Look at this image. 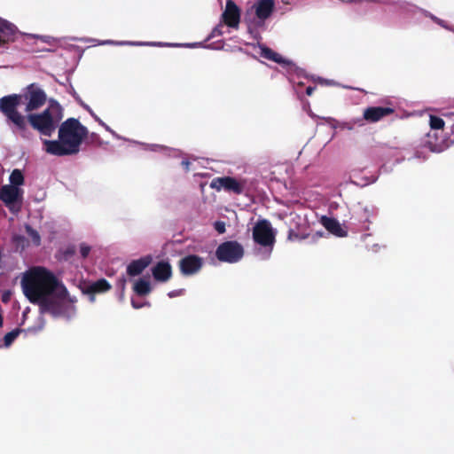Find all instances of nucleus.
Here are the masks:
<instances>
[{
    "instance_id": "ddd939ff",
    "label": "nucleus",
    "mask_w": 454,
    "mask_h": 454,
    "mask_svg": "<svg viewBox=\"0 0 454 454\" xmlns=\"http://www.w3.org/2000/svg\"><path fill=\"white\" fill-rule=\"evenodd\" d=\"M152 274L156 281L165 283L172 278V266L168 261H160L152 268Z\"/></svg>"
},
{
    "instance_id": "72a5a7b5",
    "label": "nucleus",
    "mask_w": 454,
    "mask_h": 454,
    "mask_svg": "<svg viewBox=\"0 0 454 454\" xmlns=\"http://www.w3.org/2000/svg\"><path fill=\"white\" fill-rule=\"evenodd\" d=\"M426 143L431 151H433V152L439 151L440 145H438L436 144H433L430 140H427Z\"/></svg>"
},
{
    "instance_id": "473e14b6",
    "label": "nucleus",
    "mask_w": 454,
    "mask_h": 454,
    "mask_svg": "<svg viewBox=\"0 0 454 454\" xmlns=\"http://www.w3.org/2000/svg\"><path fill=\"white\" fill-rule=\"evenodd\" d=\"M215 229L219 232V233H223L225 232V224L223 222H216L215 223Z\"/></svg>"
},
{
    "instance_id": "cd10ccee",
    "label": "nucleus",
    "mask_w": 454,
    "mask_h": 454,
    "mask_svg": "<svg viewBox=\"0 0 454 454\" xmlns=\"http://www.w3.org/2000/svg\"><path fill=\"white\" fill-rule=\"evenodd\" d=\"M224 183H225V176L216 177L211 181L210 187L212 189H215L216 191H220L221 189H224Z\"/></svg>"
},
{
    "instance_id": "39448f33",
    "label": "nucleus",
    "mask_w": 454,
    "mask_h": 454,
    "mask_svg": "<svg viewBox=\"0 0 454 454\" xmlns=\"http://www.w3.org/2000/svg\"><path fill=\"white\" fill-rule=\"evenodd\" d=\"M215 256L220 262L235 263L243 258L244 247L238 241H225L217 247Z\"/></svg>"
},
{
    "instance_id": "f704fd0d",
    "label": "nucleus",
    "mask_w": 454,
    "mask_h": 454,
    "mask_svg": "<svg viewBox=\"0 0 454 454\" xmlns=\"http://www.w3.org/2000/svg\"><path fill=\"white\" fill-rule=\"evenodd\" d=\"M131 305L134 309H140L143 307L142 303L137 302L135 300H131Z\"/></svg>"
},
{
    "instance_id": "c03bdc74",
    "label": "nucleus",
    "mask_w": 454,
    "mask_h": 454,
    "mask_svg": "<svg viewBox=\"0 0 454 454\" xmlns=\"http://www.w3.org/2000/svg\"><path fill=\"white\" fill-rule=\"evenodd\" d=\"M168 296H169V297H174V296H175V293H173V292L169 293V294H168Z\"/></svg>"
},
{
    "instance_id": "79ce46f5",
    "label": "nucleus",
    "mask_w": 454,
    "mask_h": 454,
    "mask_svg": "<svg viewBox=\"0 0 454 454\" xmlns=\"http://www.w3.org/2000/svg\"><path fill=\"white\" fill-rule=\"evenodd\" d=\"M120 282H121V284L122 288H124V286H125V283H126L125 278H122L121 279H120Z\"/></svg>"
},
{
    "instance_id": "9d476101",
    "label": "nucleus",
    "mask_w": 454,
    "mask_h": 454,
    "mask_svg": "<svg viewBox=\"0 0 454 454\" xmlns=\"http://www.w3.org/2000/svg\"><path fill=\"white\" fill-rule=\"evenodd\" d=\"M222 20L229 27H239L240 22V9L232 0H227L225 10L222 14Z\"/></svg>"
},
{
    "instance_id": "6e6552de",
    "label": "nucleus",
    "mask_w": 454,
    "mask_h": 454,
    "mask_svg": "<svg viewBox=\"0 0 454 454\" xmlns=\"http://www.w3.org/2000/svg\"><path fill=\"white\" fill-rule=\"evenodd\" d=\"M203 265V258L196 254L186 255L180 259L178 262L180 271L184 276H192L198 273Z\"/></svg>"
},
{
    "instance_id": "4c0bfd02",
    "label": "nucleus",
    "mask_w": 454,
    "mask_h": 454,
    "mask_svg": "<svg viewBox=\"0 0 454 454\" xmlns=\"http://www.w3.org/2000/svg\"><path fill=\"white\" fill-rule=\"evenodd\" d=\"M321 237H322V234H321V233H319V232H317L316 234H314V235L311 237V239H312V240H313V241H316V239H317L321 238Z\"/></svg>"
},
{
    "instance_id": "f03ea898",
    "label": "nucleus",
    "mask_w": 454,
    "mask_h": 454,
    "mask_svg": "<svg viewBox=\"0 0 454 454\" xmlns=\"http://www.w3.org/2000/svg\"><path fill=\"white\" fill-rule=\"evenodd\" d=\"M47 100L45 91L35 83L27 85L22 93L10 94L0 98V112L5 121H17L24 124V114L19 111L20 105H25V112L31 114L41 108Z\"/></svg>"
},
{
    "instance_id": "393cba45",
    "label": "nucleus",
    "mask_w": 454,
    "mask_h": 454,
    "mask_svg": "<svg viewBox=\"0 0 454 454\" xmlns=\"http://www.w3.org/2000/svg\"><path fill=\"white\" fill-rule=\"evenodd\" d=\"M26 231L27 235L32 239L33 243L35 246H39L41 243V237L38 231L33 229L30 225H26Z\"/></svg>"
},
{
    "instance_id": "c85d7f7f",
    "label": "nucleus",
    "mask_w": 454,
    "mask_h": 454,
    "mask_svg": "<svg viewBox=\"0 0 454 454\" xmlns=\"http://www.w3.org/2000/svg\"><path fill=\"white\" fill-rule=\"evenodd\" d=\"M88 144L99 145L101 144L100 137L96 133L88 134L87 137H85Z\"/></svg>"
},
{
    "instance_id": "423d86ee",
    "label": "nucleus",
    "mask_w": 454,
    "mask_h": 454,
    "mask_svg": "<svg viewBox=\"0 0 454 454\" xmlns=\"http://www.w3.org/2000/svg\"><path fill=\"white\" fill-rule=\"evenodd\" d=\"M253 239L262 247H271L275 242L270 223L266 220H259L253 228Z\"/></svg>"
},
{
    "instance_id": "7ed1b4c3",
    "label": "nucleus",
    "mask_w": 454,
    "mask_h": 454,
    "mask_svg": "<svg viewBox=\"0 0 454 454\" xmlns=\"http://www.w3.org/2000/svg\"><path fill=\"white\" fill-rule=\"evenodd\" d=\"M62 118V106L58 102L53 101L50 104L49 107L44 109L42 113H31L24 115V124H20V122L16 123L17 121H6V123L14 134L23 138H28L29 131L27 124L41 135L51 137L55 132Z\"/></svg>"
},
{
    "instance_id": "b1692460",
    "label": "nucleus",
    "mask_w": 454,
    "mask_h": 454,
    "mask_svg": "<svg viewBox=\"0 0 454 454\" xmlns=\"http://www.w3.org/2000/svg\"><path fill=\"white\" fill-rule=\"evenodd\" d=\"M21 330L20 328H16L9 333H7L4 337V344L6 347H9L19 336Z\"/></svg>"
},
{
    "instance_id": "9b49d317",
    "label": "nucleus",
    "mask_w": 454,
    "mask_h": 454,
    "mask_svg": "<svg viewBox=\"0 0 454 454\" xmlns=\"http://www.w3.org/2000/svg\"><path fill=\"white\" fill-rule=\"evenodd\" d=\"M38 305L43 313H50L54 317H60L61 314L67 313L66 309H64V300L63 298H59V294L56 298L49 296L38 303Z\"/></svg>"
},
{
    "instance_id": "58836bf2",
    "label": "nucleus",
    "mask_w": 454,
    "mask_h": 454,
    "mask_svg": "<svg viewBox=\"0 0 454 454\" xmlns=\"http://www.w3.org/2000/svg\"><path fill=\"white\" fill-rule=\"evenodd\" d=\"M8 301H9V295H8V294H3V296H2V301H3V302H7Z\"/></svg>"
},
{
    "instance_id": "1a4fd4ad",
    "label": "nucleus",
    "mask_w": 454,
    "mask_h": 454,
    "mask_svg": "<svg viewBox=\"0 0 454 454\" xmlns=\"http://www.w3.org/2000/svg\"><path fill=\"white\" fill-rule=\"evenodd\" d=\"M22 197V190L12 185H3L0 189V200L12 212L19 211L20 207L14 210V203Z\"/></svg>"
},
{
    "instance_id": "2f4dec72",
    "label": "nucleus",
    "mask_w": 454,
    "mask_h": 454,
    "mask_svg": "<svg viewBox=\"0 0 454 454\" xmlns=\"http://www.w3.org/2000/svg\"><path fill=\"white\" fill-rule=\"evenodd\" d=\"M12 240L17 246H24V243L26 242L25 237L21 235L13 236Z\"/></svg>"
},
{
    "instance_id": "a878e982",
    "label": "nucleus",
    "mask_w": 454,
    "mask_h": 454,
    "mask_svg": "<svg viewBox=\"0 0 454 454\" xmlns=\"http://www.w3.org/2000/svg\"><path fill=\"white\" fill-rule=\"evenodd\" d=\"M429 124L433 129H442L444 127V121L441 117L431 115Z\"/></svg>"
},
{
    "instance_id": "2eb2a0df",
    "label": "nucleus",
    "mask_w": 454,
    "mask_h": 454,
    "mask_svg": "<svg viewBox=\"0 0 454 454\" xmlns=\"http://www.w3.org/2000/svg\"><path fill=\"white\" fill-rule=\"evenodd\" d=\"M59 298H63L64 300V309H66L67 313L61 314L62 317H71L76 312L75 303L77 302V299L74 296H70L67 289L62 286L61 289L59 292Z\"/></svg>"
},
{
    "instance_id": "c756f323",
    "label": "nucleus",
    "mask_w": 454,
    "mask_h": 454,
    "mask_svg": "<svg viewBox=\"0 0 454 454\" xmlns=\"http://www.w3.org/2000/svg\"><path fill=\"white\" fill-rule=\"evenodd\" d=\"M90 250L91 248L89 245L85 243H82L80 245V253L82 258H86L89 255Z\"/></svg>"
},
{
    "instance_id": "4be33fe9",
    "label": "nucleus",
    "mask_w": 454,
    "mask_h": 454,
    "mask_svg": "<svg viewBox=\"0 0 454 454\" xmlns=\"http://www.w3.org/2000/svg\"><path fill=\"white\" fill-rule=\"evenodd\" d=\"M10 183L12 186L18 187L24 184V176L20 169L15 168L12 171L10 175Z\"/></svg>"
},
{
    "instance_id": "a19ab883",
    "label": "nucleus",
    "mask_w": 454,
    "mask_h": 454,
    "mask_svg": "<svg viewBox=\"0 0 454 454\" xmlns=\"http://www.w3.org/2000/svg\"><path fill=\"white\" fill-rule=\"evenodd\" d=\"M5 43H6V40H5V38H2V37L0 36V46H1V45H3V44H5Z\"/></svg>"
},
{
    "instance_id": "f8f14e48",
    "label": "nucleus",
    "mask_w": 454,
    "mask_h": 454,
    "mask_svg": "<svg viewBox=\"0 0 454 454\" xmlns=\"http://www.w3.org/2000/svg\"><path fill=\"white\" fill-rule=\"evenodd\" d=\"M395 109L389 106H369L363 112V120L369 123L378 122L383 118L393 114Z\"/></svg>"
},
{
    "instance_id": "412c9836",
    "label": "nucleus",
    "mask_w": 454,
    "mask_h": 454,
    "mask_svg": "<svg viewBox=\"0 0 454 454\" xmlns=\"http://www.w3.org/2000/svg\"><path fill=\"white\" fill-rule=\"evenodd\" d=\"M133 291L138 296H145V295L149 294L152 291V287H151V284H150L149 280H146L145 278H139L134 284Z\"/></svg>"
},
{
    "instance_id": "aec40b11",
    "label": "nucleus",
    "mask_w": 454,
    "mask_h": 454,
    "mask_svg": "<svg viewBox=\"0 0 454 454\" xmlns=\"http://www.w3.org/2000/svg\"><path fill=\"white\" fill-rule=\"evenodd\" d=\"M262 56L269 60H271L278 64L288 65L290 61L284 59L279 53L276 52L269 47H263L262 49Z\"/></svg>"
},
{
    "instance_id": "e433bc0d",
    "label": "nucleus",
    "mask_w": 454,
    "mask_h": 454,
    "mask_svg": "<svg viewBox=\"0 0 454 454\" xmlns=\"http://www.w3.org/2000/svg\"><path fill=\"white\" fill-rule=\"evenodd\" d=\"M433 20H434L437 24H439L440 26L443 27H446V26L444 25V21L436 18V17H433L432 18Z\"/></svg>"
},
{
    "instance_id": "0eeeda50",
    "label": "nucleus",
    "mask_w": 454,
    "mask_h": 454,
    "mask_svg": "<svg viewBox=\"0 0 454 454\" xmlns=\"http://www.w3.org/2000/svg\"><path fill=\"white\" fill-rule=\"evenodd\" d=\"M111 288L112 286L106 278H100L95 282H83L80 285L82 293L89 296L90 302L95 301L96 294H105Z\"/></svg>"
},
{
    "instance_id": "bb28decb",
    "label": "nucleus",
    "mask_w": 454,
    "mask_h": 454,
    "mask_svg": "<svg viewBox=\"0 0 454 454\" xmlns=\"http://www.w3.org/2000/svg\"><path fill=\"white\" fill-rule=\"evenodd\" d=\"M309 237V234L299 233L292 229L288 231L287 239L290 241L302 240Z\"/></svg>"
},
{
    "instance_id": "20e7f679",
    "label": "nucleus",
    "mask_w": 454,
    "mask_h": 454,
    "mask_svg": "<svg viewBox=\"0 0 454 454\" xmlns=\"http://www.w3.org/2000/svg\"><path fill=\"white\" fill-rule=\"evenodd\" d=\"M59 284L55 275L43 267L32 269L21 281L24 294L34 304L51 296Z\"/></svg>"
},
{
    "instance_id": "ea45409f",
    "label": "nucleus",
    "mask_w": 454,
    "mask_h": 454,
    "mask_svg": "<svg viewBox=\"0 0 454 454\" xmlns=\"http://www.w3.org/2000/svg\"><path fill=\"white\" fill-rule=\"evenodd\" d=\"M182 165L188 170L189 169V166H190V162L188 160H183L182 161Z\"/></svg>"
},
{
    "instance_id": "f3484780",
    "label": "nucleus",
    "mask_w": 454,
    "mask_h": 454,
    "mask_svg": "<svg viewBox=\"0 0 454 454\" xmlns=\"http://www.w3.org/2000/svg\"><path fill=\"white\" fill-rule=\"evenodd\" d=\"M322 224L329 232L337 237L347 236V231L342 229L340 223L334 218L324 216L322 218Z\"/></svg>"
},
{
    "instance_id": "7c9ffc66",
    "label": "nucleus",
    "mask_w": 454,
    "mask_h": 454,
    "mask_svg": "<svg viewBox=\"0 0 454 454\" xmlns=\"http://www.w3.org/2000/svg\"><path fill=\"white\" fill-rule=\"evenodd\" d=\"M64 257L66 260H68L71 256H73L75 254V247H68L64 251Z\"/></svg>"
},
{
    "instance_id": "f257e3e1",
    "label": "nucleus",
    "mask_w": 454,
    "mask_h": 454,
    "mask_svg": "<svg viewBox=\"0 0 454 454\" xmlns=\"http://www.w3.org/2000/svg\"><path fill=\"white\" fill-rule=\"evenodd\" d=\"M87 136L88 129L78 119L68 118L59 127V139L43 140V149L54 156L75 155Z\"/></svg>"
},
{
    "instance_id": "4468645a",
    "label": "nucleus",
    "mask_w": 454,
    "mask_h": 454,
    "mask_svg": "<svg viewBox=\"0 0 454 454\" xmlns=\"http://www.w3.org/2000/svg\"><path fill=\"white\" fill-rule=\"evenodd\" d=\"M153 262V256L148 254L137 260H133L127 266V274L130 277L140 275Z\"/></svg>"
},
{
    "instance_id": "c9c22d12",
    "label": "nucleus",
    "mask_w": 454,
    "mask_h": 454,
    "mask_svg": "<svg viewBox=\"0 0 454 454\" xmlns=\"http://www.w3.org/2000/svg\"><path fill=\"white\" fill-rule=\"evenodd\" d=\"M316 90V87H313V86H309L307 87L306 89V94L308 96H311L313 94V91Z\"/></svg>"
},
{
    "instance_id": "a211bd4d",
    "label": "nucleus",
    "mask_w": 454,
    "mask_h": 454,
    "mask_svg": "<svg viewBox=\"0 0 454 454\" xmlns=\"http://www.w3.org/2000/svg\"><path fill=\"white\" fill-rule=\"evenodd\" d=\"M0 34L5 38L6 43L14 41L17 34V27L10 21L0 18Z\"/></svg>"
},
{
    "instance_id": "37998d69",
    "label": "nucleus",
    "mask_w": 454,
    "mask_h": 454,
    "mask_svg": "<svg viewBox=\"0 0 454 454\" xmlns=\"http://www.w3.org/2000/svg\"><path fill=\"white\" fill-rule=\"evenodd\" d=\"M216 33L220 34V31L217 28H215L213 30V35H215Z\"/></svg>"
},
{
    "instance_id": "5701e85b",
    "label": "nucleus",
    "mask_w": 454,
    "mask_h": 454,
    "mask_svg": "<svg viewBox=\"0 0 454 454\" xmlns=\"http://www.w3.org/2000/svg\"><path fill=\"white\" fill-rule=\"evenodd\" d=\"M375 215L373 207L365 206L361 207L358 212L359 221L364 223H371L370 218Z\"/></svg>"
},
{
    "instance_id": "dca6fc26",
    "label": "nucleus",
    "mask_w": 454,
    "mask_h": 454,
    "mask_svg": "<svg viewBox=\"0 0 454 454\" xmlns=\"http://www.w3.org/2000/svg\"><path fill=\"white\" fill-rule=\"evenodd\" d=\"M274 7L273 0H259L254 5L255 15L261 21H264L271 15Z\"/></svg>"
},
{
    "instance_id": "6ab92c4d",
    "label": "nucleus",
    "mask_w": 454,
    "mask_h": 454,
    "mask_svg": "<svg viewBox=\"0 0 454 454\" xmlns=\"http://www.w3.org/2000/svg\"><path fill=\"white\" fill-rule=\"evenodd\" d=\"M224 190L239 195L244 192V184L239 182L234 177L225 176Z\"/></svg>"
}]
</instances>
